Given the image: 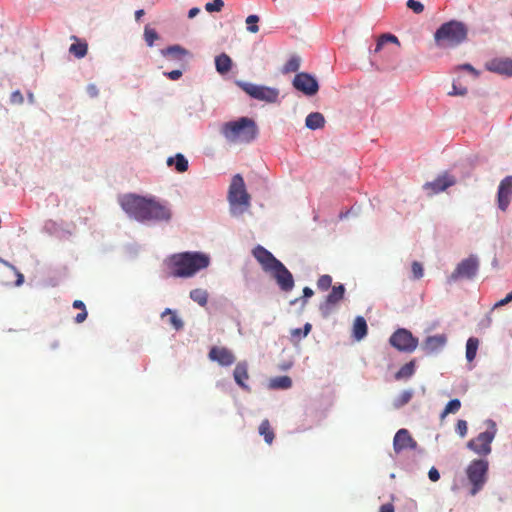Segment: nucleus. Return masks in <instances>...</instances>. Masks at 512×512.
Listing matches in <instances>:
<instances>
[{
    "label": "nucleus",
    "mask_w": 512,
    "mask_h": 512,
    "mask_svg": "<svg viewBox=\"0 0 512 512\" xmlns=\"http://www.w3.org/2000/svg\"><path fill=\"white\" fill-rule=\"evenodd\" d=\"M293 86L307 96L315 95L319 90V85L315 77L309 73H297L293 80Z\"/></svg>",
    "instance_id": "12"
},
{
    "label": "nucleus",
    "mask_w": 512,
    "mask_h": 512,
    "mask_svg": "<svg viewBox=\"0 0 512 512\" xmlns=\"http://www.w3.org/2000/svg\"><path fill=\"white\" fill-rule=\"evenodd\" d=\"M72 39L76 42L70 45L69 52L78 59L85 57L88 52L86 41H80L76 36H72Z\"/></svg>",
    "instance_id": "21"
},
{
    "label": "nucleus",
    "mask_w": 512,
    "mask_h": 512,
    "mask_svg": "<svg viewBox=\"0 0 512 512\" xmlns=\"http://www.w3.org/2000/svg\"><path fill=\"white\" fill-rule=\"evenodd\" d=\"M215 66L218 73L226 74L231 70L232 60L226 53H222L215 58Z\"/></svg>",
    "instance_id": "24"
},
{
    "label": "nucleus",
    "mask_w": 512,
    "mask_h": 512,
    "mask_svg": "<svg viewBox=\"0 0 512 512\" xmlns=\"http://www.w3.org/2000/svg\"><path fill=\"white\" fill-rule=\"evenodd\" d=\"M23 282H24V276H23V274L17 271V280H16V285H17V286H20L21 284H23Z\"/></svg>",
    "instance_id": "57"
},
{
    "label": "nucleus",
    "mask_w": 512,
    "mask_h": 512,
    "mask_svg": "<svg viewBox=\"0 0 512 512\" xmlns=\"http://www.w3.org/2000/svg\"><path fill=\"white\" fill-rule=\"evenodd\" d=\"M512 198V175L501 180L497 191V205L502 211H506Z\"/></svg>",
    "instance_id": "14"
},
{
    "label": "nucleus",
    "mask_w": 512,
    "mask_h": 512,
    "mask_svg": "<svg viewBox=\"0 0 512 512\" xmlns=\"http://www.w3.org/2000/svg\"><path fill=\"white\" fill-rule=\"evenodd\" d=\"M332 277L330 275H322L317 281V287L321 291H326L331 287Z\"/></svg>",
    "instance_id": "40"
},
{
    "label": "nucleus",
    "mask_w": 512,
    "mask_h": 512,
    "mask_svg": "<svg viewBox=\"0 0 512 512\" xmlns=\"http://www.w3.org/2000/svg\"><path fill=\"white\" fill-rule=\"evenodd\" d=\"M299 299H294L290 302L291 305H294Z\"/></svg>",
    "instance_id": "62"
},
{
    "label": "nucleus",
    "mask_w": 512,
    "mask_h": 512,
    "mask_svg": "<svg viewBox=\"0 0 512 512\" xmlns=\"http://www.w3.org/2000/svg\"><path fill=\"white\" fill-rule=\"evenodd\" d=\"M462 68L465 69V70H468V71H470L472 73H474L475 75H477L476 70L470 64H464L462 66Z\"/></svg>",
    "instance_id": "59"
},
{
    "label": "nucleus",
    "mask_w": 512,
    "mask_h": 512,
    "mask_svg": "<svg viewBox=\"0 0 512 512\" xmlns=\"http://www.w3.org/2000/svg\"><path fill=\"white\" fill-rule=\"evenodd\" d=\"M10 102L13 105H21L24 102V97L19 90L14 91L10 96Z\"/></svg>",
    "instance_id": "47"
},
{
    "label": "nucleus",
    "mask_w": 512,
    "mask_h": 512,
    "mask_svg": "<svg viewBox=\"0 0 512 512\" xmlns=\"http://www.w3.org/2000/svg\"><path fill=\"white\" fill-rule=\"evenodd\" d=\"M314 292L311 288L309 287H305L303 289V297L304 298H310L311 296H313Z\"/></svg>",
    "instance_id": "55"
},
{
    "label": "nucleus",
    "mask_w": 512,
    "mask_h": 512,
    "mask_svg": "<svg viewBox=\"0 0 512 512\" xmlns=\"http://www.w3.org/2000/svg\"><path fill=\"white\" fill-rule=\"evenodd\" d=\"M489 463L484 459H475L467 467V477L472 484L471 495H476L487 480Z\"/></svg>",
    "instance_id": "8"
},
{
    "label": "nucleus",
    "mask_w": 512,
    "mask_h": 512,
    "mask_svg": "<svg viewBox=\"0 0 512 512\" xmlns=\"http://www.w3.org/2000/svg\"><path fill=\"white\" fill-rule=\"evenodd\" d=\"M428 477L432 482H436L440 478V474L435 467H432L428 472Z\"/></svg>",
    "instance_id": "52"
},
{
    "label": "nucleus",
    "mask_w": 512,
    "mask_h": 512,
    "mask_svg": "<svg viewBox=\"0 0 512 512\" xmlns=\"http://www.w3.org/2000/svg\"><path fill=\"white\" fill-rule=\"evenodd\" d=\"M485 424L487 429L467 443V447L479 456H487L491 453V444L497 434V426L493 420L489 419Z\"/></svg>",
    "instance_id": "6"
},
{
    "label": "nucleus",
    "mask_w": 512,
    "mask_h": 512,
    "mask_svg": "<svg viewBox=\"0 0 512 512\" xmlns=\"http://www.w3.org/2000/svg\"><path fill=\"white\" fill-rule=\"evenodd\" d=\"M164 57H171L176 60H182L184 57L189 55L188 50L180 45H172L161 51Z\"/></svg>",
    "instance_id": "22"
},
{
    "label": "nucleus",
    "mask_w": 512,
    "mask_h": 512,
    "mask_svg": "<svg viewBox=\"0 0 512 512\" xmlns=\"http://www.w3.org/2000/svg\"><path fill=\"white\" fill-rule=\"evenodd\" d=\"M345 293V287L342 284L335 285L332 287L331 292L328 294L326 299H328V302H333L337 304L340 300L343 299Z\"/></svg>",
    "instance_id": "33"
},
{
    "label": "nucleus",
    "mask_w": 512,
    "mask_h": 512,
    "mask_svg": "<svg viewBox=\"0 0 512 512\" xmlns=\"http://www.w3.org/2000/svg\"><path fill=\"white\" fill-rule=\"evenodd\" d=\"M151 199L135 194H126L119 199L122 209L137 221L144 222Z\"/></svg>",
    "instance_id": "7"
},
{
    "label": "nucleus",
    "mask_w": 512,
    "mask_h": 512,
    "mask_svg": "<svg viewBox=\"0 0 512 512\" xmlns=\"http://www.w3.org/2000/svg\"><path fill=\"white\" fill-rule=\"evenodd\" d=\"M143 15H144V10H143V9L137 10V11L135 12V18H136V20H137V21H139Z\"/></svg>",
    "instance_id": "60"
},
{
    "label": "nucleus",
    "mask_w": 512,
    "mask_h": 512,
    "mask_svg": "<svg viewBox=\"0 0 512 512\" xmlns=\"http://www.w3.org/2000/svg\"><path fill=\"white\" fill-rule=\"evenodd\" d=\"M271 387L274 389H288L292 386L289 376H279L271 380Z\"/></svg>",
    "instance_id": "34"
},
{
    "label": "nucleus",
    "mask_w": 512,
    "mask_h": 512,
    "mask_svg": "<svg viewBox=\"0 0 512 512\" xmlns=\"http://www.w3.org/2000/svg\"><path fill=\"white\" fill-rule=\"evenodd\" d=\"M415 372V363L414 361H410L403 365L395 374V379L401 380L405 378H410Z\"/></svg>",
    "instance_id": "32"
},
{
    "label": "nucleus",
    "mask_w": 512,
    "mask_h": 512,
    "mask_svg": "<svg viewBox=\"0 0 512 512\" xmlns=\"http://www.w3.org/2000/svg\"><path fill=\"white\" fill-rule=\"evenodd\" d=\"M227 198L233 215H241L250 208L251 196L247 192L244 179L240 174L232 177Z\"/></svg>",
    "instance_id": "5"
},
{
    "label": "nucleus",
    "mask_w": 512,
    "mask_h": 512,
    "mask_svg": "<svg viewBox=\"0 0 512 512\" xmlns=\"http://www.w3.org/2000/svg\"><path fill=\"white\" fill-rule=\"evenodd\" d=\"M389 343L398 351L411 353L418 346V338L414 337L409 330L399 328L391 335Z\"/></svg>",
    "instance_id": "10"
},
{
    "label": "nucleus",
    "mask_w": 512,
    "mask_h": 512,
    "mask_svg": "<svg viewBox=\"0 0 512 512\" xmlns=\"http://www.w3.org/2000/svg\"><path fill=\"white\" fill-rule=\"evenodd\" d=\"M190 298L200 306L204 307L208 302V292L204 289L196 288L190 291Z\"/></svg>",
    "instance_id": "29"
},
{
    "label": "nucleus",
    "mask_w": 512,
    "mask_h": 512,
    "mask_svg": "<svg viewBox=\"0 0 512 512\" xmlns=\"http://www.w3.org/2000/svg\"><path fill=\"white\" fill-rule=\"evenodd\" d=\"M210 257L202 252H182L171 255L167 261L170 275L176 278H190L207 268Z\"/></svg>",
    "instance_id": "1"
},
{
    "label": "nucleus",
    "mask_w": 512,
    "mask_h": 512,
    "mask_svg": "<svg viewBox=\"0 0 512 512\" xmlns=\"http://www.w3.org/2000/svg\"><path fill=\"white\" fill-rule=\"evenodd\" d=\"M479 346V340L475 337H470L466 343V359L471 362L475 359L477 349Z\"/></svg>",
    "instance_id": "31"
},
{
    "label": "nucleus",
    "mask_w": 512,
    "mask_h": 512,
    "mask_svg": "<svg viewBox=\"0 0 512 512\" xmlns=\"http://www.w3.org/2000/svg\"><path fill=\"white\" fill-rule=\"evenodd\" d=\"M305 124L309 129L316 130L324 126L325 119L321 113L313 112L306 117Z\"/></svg>",
    "instance_id": "26"
},
{
    "label": "nucleus",
    "mask_w": 512,
    "mask_h": 512,
    "mask_svg": "<svg viewBox=\"0 0 512 512\" xmlns=\"http://www.w3.org/2000/svg\"><path fill=\"white\" fill-rule=\"evenodd\" d=\"M447 343V336L445 334H439L434 336H428L422 343V349L427 354H432L440 351Z\"/></svg>",
    "instance_id": "19"
},
{
    "label": "nucleus",
    "mask_w": 512,
    "mask_h": 512,
    "mask_svg": "<svg viewBox=\"0 0 512 512\" xmlns=\"http://www.w3.org/2000/svg\"><path fill=\"white\" fill-rule=\"evenodd\" d=\"M28 99L30 103H34V95L32 93L28 94Z\"/></svg>",
    "instance_id": "61"
},
{
    "label": "nucleus",
    "mask_w": 512,
    "mask_h": 512,
    "mask_svg": "<svg viewBox=\"0 0 512 512\" xmlns=\"http://www.w3.org/2000/svg\"><path fill=\"white\" fill-rule=\"evenodd\" d=\"M73 307L75 309L81 310V312L76 315L75 322L78 323V324L84 322L86 320L87 316H88V313H87L86 306H85L84 302L81 301V300H75L73 302Z\"/></svg>",
    "instance_id": "36"
},
{
    "label": "nucleus",
    "mask_w": 512,
    "mask_h": 512,
    "mask_svg": "<svg viewBox=\"0 0 512 512\" xmlns=\"http://www.w3.org/2000/svg\"><path fill=\"white\" fill-rule=\"evenodd\" d=\"M87 92L92 97H96L98 95V89L94 84L88 85Z\"/></svg>",
    "instance_id": "53"
},
{
    "label": "nucleus",
    "mask_w": 512,
    "mask_h": 512,
    "mask_svg": "<svg viewBox=\"0 0 512 512\" xmlns=\"http://www.w3.org/2000/svg\"><path fill=\"white\" fill-rule=\"evenodd\" d=\"M461 408V402L459 399H452L447 403L443 412L441 413V418H445L450 413H456Z\"/></svg>",
    "instance_id": "37"
},
{
    "label": "nucleus",
    "mask_w": 512,
    "mask_h": 512,
    "mask_svg": "<svg viewBox=\"0 0 512 512\" xmlns=\"http://www.w3.org/2000/svg\"><path fill=\"white\" fill-rule=\"evenodd\" d=\"M259 434L261 436H263L264 438V441L268 444V445H271L274 441V438H275V433H274V430L269 422L268 419H264L261 423H260V426H259Z\"/></svg>",
    "instance_id": "25"
},
{
    "label": "nucleus",
    "mask_w": 512,
    "mask_h": 512,
    "mask_svg": "<svg viewBox=\"0 0 512 512\" xmlns=\"http://www.w3.org/2000/svg\"><path fill=\"white\" fill-rule=\"evenodd\" d=\"M417 442L412 438L407 429H400L396 432L393 440V448L396 453L405 449H415Z\"/></svg>",
    "instance_id": "16"
},
{
    "label": "nucleus",
    "mask_w": 512,
    "mask_h": 512,
    "mask_svg": "<svg viewBox=\"0 0 512 512\" xmlns=\"http://www.w3.org/2000/svg\"><path fill=\"white\" fill-rule=\"evenodd\" d=\"M468 431L467 422L465 420H458L456 424V432L461 436L465 437Z\"/></svg>",
    "instance_id": "48"
},
{
    "label": "nucleus",
    "mask_w": 512,
    "mask_h": 512,
    "mask_svg": "<svg viewBox=\"0 0 512 512\" xmlns=\"http://www.w3.org/2000/svg\"><path fill=\"white\" fill-rule=\"evenodd\" d=\"M456 179L447 172L439 175L434 181L427 182L423 185V189L427 191L429 196L445 191L447 188L455 185Z\"/></svg>",
    "instance_id": "13"
},
{
    "label": "nucleus",
    "mask_w": 512,
    "mask_h": 512,
    "mask_svg": "<svg viewBox=\"0 0 512 512\" xmlns=\"http://www.w3.org/2000/svg\"><path fill=\"white\" fill-rule=\"evenodd\" d=\"M166 315H169V323L175 330H181L184 326L183 321L177 316L176 312L172 311L170 308H166L161 317L164 318Z\"/></svg>",
    "instance_id": "30"
},
{
    "label": "nucleus",
    "mask_w": 512,
    "mask_h": 512,
    "mask_svg": "<svg viewBox=\"0 0 512 512\" xmlns=\"http://www.w3.org/2000/svg\"><path fill=\"white\" fill-rule=\"evenodd\" d=\"M144 38L148 46L152 47L154 44V41L158 39V34L154 29L145 28L144 31Z\"/></svg>",
    "instance_id": "42"
},
{
    "label": "nucleus",
    "mask_w": 512,
    "mask_h": 512,
    "mask_svg": "<svg viewBox=\"0 0 512 512\" xmlns=\"http://www.w3.org/2000/svg\"><path fill=\"white\" fill-rule=\"evenodd\" d=\"M171 219V211L166 206L151 199L148 206L145 221H169Z\"/></svg>",
    "instance_id": "15"
},
{
    "label": "nucleus",
    "mask_w": 512,
    "mask_h": 512,
    "mask_svg": "<svg viewBox=\"0 0 512 512\" xmlns=\"http://www.w3.org/2000/svg\"><path fill=\"white\" fill-rule=\"evenodd\" d=\"M164 75L171 80H178L182 76L181 70H173L170 72H165Z\"/></svg>",
    "instance_id": "51"
},
{
    "label": "nucleus",
    "mask_w": 512,
    "mask_h": 512,
    "mask_svg": "<svg viewBox=\"0 0 512 512\" xmlns=\"http://www.w3.org/2000/svg\"><path fill=\"white\" fill-rule=\"evenodd\" d=\"M200 12V9L197 7L191 8L188 12V17L193 18Z\"/></svg>",
    "instance_id": "56"
},
{
    "label": "nucleus",
    "mask_w": 512,
    "mask_h": 512,
    "mask_svg": "<svg viewBox=\"0 0 512 512\" xmlns=\"http://www.w3.org/2000/svg\"><path fill=\"white\" fill-rule=\"evenodd\" d=\"M312 329V325L310 323H306L303 327V329L296 328L291 331V335L293 337H306Z\"/></svg>",
    "instance_id": "43"
},
{
    "label": "nucleus",
    "mask_w": 512,
    "mask_h": 512,
    "mask_svg": "<svg viewBox=\"0 0 512 512\" xmlns=\"http://www.w3.org/2000/svg\"><path fill=\"white\" fill-rule=\"evenodd\" d=\"M368 327L366 320L362 316H357L353 324V336L357 340L363 339L367 335Z\"/></svg>",
    "instance_id": "23"
},
{
    "label": "nucleus",
    "mask_w": 512,
    "mask_h": 512,
    "mask_svg": "<svg viewBox=\"0 0 512 512\" xmlns=\"http://www.w3.org/2000/svg\"><path fill=\"white\" fill-rule=\"evenodd\" d=\"M479 261L474 255L462 260L455 270L449 276V281L454 282L458 279H472L478 272Z\"/></svg>",
    "instance_id": "11"
},
{
    "label": "nucleus",
    "mask_w": 512,
    "mask_h": 512,
    "mask_svg": "<svg viewBox=\"0 0 512 512\" xmlns=\"http://www.w3.org/2000/svg\"><path fill=\"white\" fill-rule=\"evenodd\" d=\"M334 305H336V304L333 302H328V299H326L325 302L320 305L319 310L324 318H327L330 316V314L333 311Z\"/></svg>",
    "instance_id": "44"
},
{
    "label": "nucleus",
    "mask_w": 512,
    "mask_h": 512,
    "mask_svg": "<svg viewBox=\"0 0 512 512\" xmlns=\"http://www.w3.org/2000/svg\"><path fill=\"white\" fill-rule=\"evenodd\" d=\"M208 357L211 361H215L221 366H230L235 362L234 354L226 347H212Z\"/></svg>",
    "instance_id": "17"
},
{
    "label": "nucleus",
    "mask_w": 512,
    "mask_h": 512,
    "mask_svg": "<svg viewBox=\"0 0 512 512\" xmlns=\"http://www.w3.org/2000/svg\"><path fill=\"white\" fill-rule=\"evenodd\" d=\"M414 279H420L424 275V269L420 262L414 261L411 265Z\"/></svg>",
    "instance_id": "45"
},
{
    "label": "nucleus",
    "mask_w": 512,
    "mask_h": 512,
    "mask_svg": "<svg viewBox=\"0 0 512 512\" xmlns=\"http://www.w3.org/2000/svg\"><path fill=\"white\" fill-rule=\"evenodd\" d=\"M252 254L260 263L262 269L271 274L282 291L289 292L294 288L293 275L270 251L261 245H257L252 250Z\"/></svg>",
    "instance_id": "2"
},
{
    "label": "nucleus",
    "mask_w": 512,
    "mask_h": 512,
    "mask_svg": "<svg viewBox=\"0 0 512 512\" xmlns=\"http://www.w3.org/2000/svg\"><path fill=\"white\" fill-rule=\"evenodd\" d=\"M223 7H224L223 0H213L212 2H208L205 5V9L209 13L220 12Z\"/></svg>",
    "instance_id": "41"
},
{
    "label": "nucleus",
    "mask_w": 512,
    "mask_h": 512,
    "mask_svg": "<svg viewBox=\"0 0 512 512\" xmlns=\"http://www.w3.org/2000/svg\"><path fill=\"white\" fill-rule=\"evenodd\" d=\"M487 70L506 76H512V60L509 58H495L486 64Z\"/></svg>",
    "instance_id": "18"
},
{
    "label": "nucleus",
    "mask_w": 512,
    "mask_h": 512,
    "mask_svg": "<svg viewBox=\"0 0 512 512\" xmlns=\"http://www.w3.org/2000/svg\"><path fill=\"white\" fill-rule=\"evenodd\" d=\"M388 43H394L397 46L400 45L399 40L396 36H394L392 34H383L377 40L376 47L374 49V53L377 54V53L381 52L384 49L385 45Z\"/></svg>",
    "instance_id": "28"
},
{
    "label": "nucleus",
    "mask_w": 512,
    "mask_h": 512,
    "mask_svg": "<svg viewBox=\"0 0 512 512\" xmlns=\"http://www.w3.org/2000/svg\"><path fill=\"white\" fill-rule=\"evenodd\" d=\"M221 133L231 143H249L257 137L258 129L254 120L241 117L224 123Z\"/></svg>",
    "instance_id": "3"
},
{
    "label": "nucleus",
    "mask_w": 512,
    "mask_h": 512,
    "mask_svg": "<svg viewBox=\"0 0 512 512\" xmlns=\"http://www.w3.org/2000/svg\"><path fill=\"white\" fill-rule=\"evenodd\" d=\"M379 512H394V506L391 503L383 504Z\"/></svg>",
    "instance_id": "54"
},
{
    "label": "nucleus",
    "mask_w": 512,
    "mask_h": 512,
    "mask_svg": "<svg viewBox=\"0 0 512 512\" xmlns=\"http://www.w3.org/2000/svg\"><path fill=\"white\" fill-rule=\"evenodd\" d=\"M300 63H301L300 57L292 56L283 66L282 72L285 74L297 72L300 68Z\"/></svg>",
    "instance_id": "35"
},
{
    "label": "nucleus",
    "mask_w": 512,
    "mask_h": 512,
    "mask_svg": "<svg viewBox=\"0 0 512 512\" xmlns=\"http://www.w3.org/2000/svg\"><path fill=\"white\" fill-rule=\"evenodd\" d=\"M407 7L413 10L416 14H420L424 11V5L416 0H408Z\"/></svg>",
    "instance_id": "46"
},
{
    "label": "nucleus",
    "mask_w": 512,
    "mask_h": 512,
    "mask_svg": "<svg viewBox=\"0 0 512 512\" xmlns=\"http://www.w3.org/2000/svg\"><path fill=\"white\" fill-rule=\"evenodd\" d=\"M511 301H512V291L510 293H508L505 298H503V299L499 300L498 302H496L494 304L493 308L496 309V308L502 307L504 305H507Z\"/></svg>",
    "instance_id": "49"
},
{
    "label": "nucleus",
    "mask_w": 512,
    "mask_h": 512,
    "mask_svg": "<svg viewBox=\"0 0 512 512\" xmlns=\"http://www.w3.org/2000/svg\"><path fill=\"white\" fill-rule=\"evenodd\" d=\"M234 380L243 389L249 390L246 381L249 379L248 365L246 362H239L234 369Z\"/></svg>",
    "instance_id": "20"
},
{
    "label": "nucleus",
    "mask_w": 512,
    "mask_h": 512,
    "mask_svg": "<svg viewBox=\"0 0 512 512\" xmlns=\"http://www.w3.org/2000/svg\"><path fill=\"white\" fill-rule=\"evenodd\" d=\"M412 392L409 390L403 391L393 402L395 408H401L406 405L412 398Z\"/></svg>",
    "instance_id": "38"
},
{
    "label": "nucleus",
    "mask_w": 512,
    "mask_h": 512,
    "mask_svg": "<svg viewBox=\"0 0 512 512\" xmlns=\"http://www.w3.org/2000/svg\"><path fill=\"white\" fill-rule=\"evenodd\" d=\"M451 96L460 95L464 96L467 94V89L465 87L457 88L456 85H453V90L448 93Z\"/></svg>",
    "instance_id": "50"
},
{
    "label": "nucleus",
    "mask_w": 512,
    "mask_h": 512,
    "mask_svg": "<svg viewBox=\"0 0 512 512\" xmlns=\"http://www.w3.org/2000/svg\"><path fill=\"white\" fill-rule=\"evenodd\" d=\"M237 85L251 98L267 103H276L279 98V90L272 87L257 85L249 82L238 81Z\"/></svg>",
    "instance_id": "9"
},
{
    "label": "nucleus",
    "mask_w": 512,
    "mask_h": 512,
    "mask_svg": "<svg viewBox=\"0 0 512 512\" xmlns=\"http://www.w3.org/2000/svg\"><path fill=\"white\" fill-rule=\"evenodd\" d=\"M467 33L468 29L464 23L451 20L436 30L434 39L441 47H455L467 38Z\"/></svg>",
    "instance_id": "4"
},
{
    "label": "nucleus",
    "mask_w": 512,
    "mask_h": 512,
    "mask_svg": "<svg viewBox=\"0 0 512 512\" xmlns=\"http://www.w3.org/2000/svg\"><path fill=\"white\" fill-rule=\"evenodd\" d=\"M0 263H2L3 265H5L6 267L12 269V270H16L15 266L12 265L11 263H9L8 261L0 258Z\"/></svg>",
    "instance_id": "58"
},
{
    "label": "nucleus",
    "mask_w": 512,
    "mask_h": 512,
    "mask_svg": "<svg viewBox=\"0 0 512 512\" xmlns=\"http://www.w3.org/2000/svg\"><path fill=\"white\" fill-rule=\"evenodd\" d=\"M167 165H175V169L179 173H183L188 170V160L181 153L176 154L175 157H169L167 159Z\"/></svg>",
    "instance_id": "27"
},
{
    "label": "nucleus",
    "mask_w": 512,
    "mask_h": 512,
    "mask_svg": "<svg viewBox=\"0 0 512 512\" xmlns=\"http://www.w3.org/2000/svg\"><path fill=\"white\" fill-rule=\"evenodd\" d=\"M258 22L259 17L257 15H249L246 18L247 30L251 33H257L259 31Z\"/></svg>",
    "instance_id": "39"
}]
</instances>
